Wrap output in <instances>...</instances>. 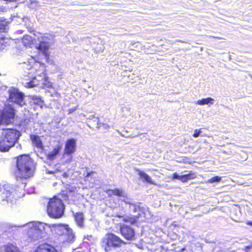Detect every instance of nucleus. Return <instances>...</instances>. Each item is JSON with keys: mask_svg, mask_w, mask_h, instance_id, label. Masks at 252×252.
I'll return each mask as SVG.
<instances>
[{"mask_svg": "<svg viewBox=\"0 0 252 252\" xmlns=\"http://www.w3.org/2000/svg\"><path fill=\"white\" fill-rule=\"evenodd\" d=\"M37 33V35L34 34V39L29 35H25L22 39V42L25 46H30L34 44L36 48L43 54L47 62L50 63L49 48L53 37L47 33Z\"/></svg>", "mask_w": 252, "mask_h": 252, "instance_id": "f257e3e1", "label": "nucleus"}, {"mask_svg": "<svg viewBox=\"0 0 252 252\" xmlns=\"http://www.w3.org/2000/svg\"><path fill=\"white\" fill-rule=\"evenodd\" d=\"M30 64H27L26 63H24L25 65H27V69L31 70V73L32 72V70H35V76L33 77L32 81L29 82L24 83L25 86L28 88H32L37 85L39 83V79H36V76L39 78L45 77V65L44 63H41L38 61H36L35 57H32L30 61L29 62Z\"/></svg>", "mask_w": 252, "mask_h": 252, "instance_id": "f03ea898", "label": "nucleus"}, {"mask_svg": "<svg viewBox=\"0 0 252 252\" xmlns=\"http://www.w3.org/2000/svg\"><path fill=\"white\" fill-rule=\"evenodd\" d=\"M17 176L20 178H28L33 173L34 164L32 159L29 155H23L17 158Z\"/></svg>", "mask_w": 252, "mask_h": 252, "instance_id": "7ed1b4c3", "label": "nucleus"}, {"mask_svg": "<svg viewBox=\"0 0 252 252\" xmlns=\"http://www.w3.org/2000/svg\"><path fill=\"white\" fill-rule=\"evenodd\" d=\"M21 227H23L24 230L27 231L28 236L32 240H35L43 237L44 232H48L51 228L50 225L36 221L30 222Z\"/></svg>", "mask_w": 252, "mask_h": 252, "instance_id": "20e7f679", "label": "nucleus"}, {"mask_svg": "<svg viewBox=\"0 0 252 252\" xmlns=\"http://www.w3.org/2000/svg\"><path fill=\"white\" fill-rule=\"evenodd\" d=\"M64 205L61 199L54 197L49 199L47 211L48 215L53 218H61L64 212Z\"/></svg>", "mask_w": 252, "mask_h": 252, "instance_id": "39448f33", "label": "nucleus"}, {"mask_svg": "<svg viewBox=\"0 0 252 252\" xmlns=\"http://www.w3.org/2000/svg\"><path fill=\"white\" fill-rule=\"evenodd\" d=\"M123 241L113 234H107L102 240V246L106 252L109 251L111 247H117L123 244Z\"/></svg>", "mask_w": 252, "mask_h": 252, "instance_id": "423d86ee", "label": "nucleus"}, {"mask_svg": "<svg viewBox=\"0 0 252 252\" xmlns=\"http://www.w3.org/2000/svg\"><path fill=\"white\" fill-rule=\"evenodd\" d=\"M20 136V132L14 129H4L2 133V137L5 139L6 142H9V144L13 146Z\"/></svg>", "mask_w": 252, "mask_h": 252, "instance_id": "0eeeda50", "label": "nucleus"}, {"mask_svg": "<svg viewBox=\"0 0 252 252\" xmlns=\"http://www.w3.org/2000/svg\"><path fill=\"white\" fill-rule=\"evenodd\" d=\"M9 100L20 106L25 104L24 94L15 88H12L8 91Z\"/></svg>", "mask_w": 252, "mask_h": 252, "instance_id": "6e6552de", "label": "nucleus"}, {"mask_svg": "<svg viewBox=\"0 0 252 252\" xmlns=\"http://www.w3.org/2000/svg\"><path fill=\"white\" fill-rule=\"evenodd\" d=\"M14 117V109L9 106L1 113L0 112V124H8L12 122Z\"/></svg>", "mask_w": 252, "mask_h": 252, "instance_id": "1a4fd4ad", "label": "nucleus"}, {"mask_svg": "<svg viewBox=\"0 0 252 252\" xmlns=\"http://www.w3.org/2000/svg\"><path fill=\"white\" fill-rule=\"evenodd\" d=\"M1 197L3 205H11L16 202V197L14 195V191L7 190L5 188L3 189Z\"/></svg>", "mask_w": 252, "mask_h": 252, "instance_id": "9d476101", "label": "nucleus"}, {"mask_svg": "<svg viewBox=\"0 0 252 252\" xmlns=\"http://www.w3.org/2000/svg\"><path fill=\"white\" fill-rule=\"evenodd\" d=\"M57 231H61L64 235H66L67 238L66 241L69 242H72L74 240V235L72 230L67 225H58L55 226Z\"/></svg>", "mask_w": 252, "mask_h": 252, "instance_id": "9b49d317", "label": "nucleus"}, {"mask_svg": "<svg viewBox=\"0 0 252 252\" xmlns=\"http://www.w3.org/2000/svg\"><path fill=\"white\" fill-rule=\"evenodd\" d=\"M121 232L122 235L127 240H131L134 236L133 229L127 225L121 227Z\"/></svg>", "mask_w": 252, "mask_h": 252, "instance_id": "f8f14e48", "label": "nucleus"}, {"mask_svg": "<svg viewBox=\"0 0 252 252\" xmlns=\"http://www.w3.org/2000/svg\"><path fill=\"white\" fill-rule=\"evenodd\" d=\"M76 150V141L73 139H68L65 143L64 152L73 154Z\"/></svg>", "mask_w": 252, "mask_h": 252, "instance_id": "ddd939ff", "label": "nucleus"}, {"mask_svg": "<svg viewBox=\"0 0 252 252\" xmlns=\"http://www.w3.org/2000/svg\"><path fill=\"white\" fill-rule=\"evenodd\" d=\"M136 171L139 178L142 181L150 183L151 184L156 185L155 182L152 180L151 177L144 171H141L139 169H136Z\"/></svg>", "mask_w": 252, "mask_h": 252, "instance_id": "4468645a", "label": "nucleus"}, {"mask_svg": "<svg viewBox=\"0 0 252 252\" xmlns=\"http://www.w3.org/2000/svg\"><path fill=\"white\" fill-rule=\"evenodd\" d=\"M35 252H58V251L51 245L43 244L38 247Z\"/></svg>", "mask_w": 252, "mask_h": 252, "instance_id": "2eb2a0df", "label": "nucleus"}, {"mask_svg": "<svg viewBox=\"0 0 252 252\" xmlns=\"http://www.w3.org/2000/svg\"><path fill=\"white\" fill-rule=\"evenodd\" d=\"M0 252H21V251L15 245L8 244L0 248Z\"/></svg>", "mask_w": 252, "mask_h": 252, "instance_id": "dca6fc26", "label": "nucleus"}, {"mask_svg": "<svg viewBox=\"0 0 252 252\" xmlns=\"http://www.w3.org/2000/svg\"><path fill=\"white\" fill-rule=\"evenodd\" d=\"M62 145L60 144L56 145L53 150L47 154V158L49 160H54L62 149Z\"/></svg>", "mask_w": 252, "mask_h": 252, "instance_id": "f3484780", "label": "nucleus"}, {"mask_svg": "<svg viewBox=\"0 0 252 252\" xmlns=\"http://www.w3.org/2000/svg\"><path fill=\"white\" fill-rule=\"evenodd\" d=\"M48 173L55 175L57 178H60L61 176L66 177L67 174L59 165H56V167L53 170H49Z\"/></svg>", "mask_w": 252, "mask_h": 252, "instance_id": "a211bd4d", "label": "nucleus"}, {"mask_svg": "<svg viewBox=\"0 0 252 252\" xmlns=\"http://www.w3.org/2000/svg\"><path fill=\"white\" fill-rule=\"evenodd\" d=\"M13 146L12 145L9 144V142H6V140L3 137L0 139V151L1 152H7L10 148Z\"/></svg>", "mask_w": 252, "mask_h": 252, "instance_id": "6ab92c4d", "label": "nucleus"}, {"mask_svg": "<svg viewBox=\"0 0 252 252\" xmlns=\"http://www.w3.org/2000/svg\"><path fill=\"white\" fill-rule=\"evenodd\" d=\"M214 101L215 99L213 98L207 97L198 100L195 102V103L197 105L201 106L204 105H211L214 104Z\"/></svg>", "mask_w": 252, "mask_h": 252, "instance_id": "aec40b11", "label": "nucleus"}, {"mask_svg": "<svg viewBox=\"0 0 252 252\" xmlns=\"http://www.w3.org/2000/svg\"><path fill=\"white\" fill-rule=\"evenodd\" d=\"M9 22L3 17H0V32H5L8 30V25Z\"/></svg>", "mask_w": 252, "mask_h": 252, "instance_id": "412c9836", "label": "nucleus"}, {"mask_svg": "<svg viewBox=\"0 0 252 252\" xmlns=\"http://www.w3.org/2000/svg\"><path fill=\"white\" fill-rule=\"evenodd\" d=\"M72 160V154L64 152L62 158V162L63 164H67L70 163Z\"/></svg>", "mask_w": 252, "mask_h": 252, "instance_id": "4be33fe9", "label": "nucleus"}, {"mask_svg": "<svg viewBox=\"0 0 252 252\" xmlns=\"http://www.w3.org/2000/svg\"><path fill=\"white\" fill-rule=\"evenodd\" d=\"M33 144L39 148H42V144L39 137L35 135L31 136Z\"/></svg>", "mask_w": 252, "mask_h": 252, "instance_id": "5701e85b", "label": "nucleus"}, {"mask_svg": "<svg viewBox=\"0 0 252 252\" xmlns=\"http://www.w3.org/2000/svg\"><path fill=\"white\" fill-rule=\"evenodd\" d=\"M75 220L79 226L82 227L83 226L84 218L82 213H76L75 215Z\"/></svg>", "mask_w": 252, "mask_h": 252, "instance_id": "b1692460", "label": "nucleus"}, {"mask_svg": "<svg viewBox=\"0 0 252 252\" xmlns=\"http://www.w3.org/2000/svg\"><path fill=\"white\" fill-rule=\"evenodd\" d=\"M195 177V175L193 174H187L185 175H181L180 177V180L183 182H186L189 180L193 179Z\"/></svg>", "mask_w": 252, "mask_h": 252, "instance_id": "393cba45", "label": "nucleus"}, {"mask_svg": "<svg viewBox=\"0 0 252 252\" xmlns=\"http://www.w3.org/2000/svg\"><path fill=\"white\" fill-rule=\"evenodd\" d=\"M111 192H113L114 195L120 196V197H124L125 196V192L121 189H113V191Z\"/></svg>", "mask_w": 252, "mask_h": 252, "instance_id": "a878e982", "label": "nucleus"}, {"mask_svg": "<svg viewBox=\"0 0 252 252\" xmlns=\"http://www.w3.org/2000/svg\"><path fill=\"white\" fill-rule=\"evenodd\" d=\"M32 101L33 103L38 105L40 107H42L43 104V102L41 98L37 96H32Z\"/></svg>", "mask_w": 252, "mask_h": 252, "instance_id": "bb28decb", "label": "nucleus"}, {"mask_svg": "<svg viewBox=\"0 0 252 252\" xmlns=\"http://www.w3.org/2000/svg\"><path fill=\"white\" fill-rule=\"evenodd\" d=\"M109 126L108 124L99 123L97 121V127L99 129L107 130L109 128Z\"/></svg>", "mask_w": 252, "mask_h": 252, "instance_id": "cd10ccee", "label": "nucleus"}, {"mask_svg": "<svg viewBox=\"0 0 252 252\" xmlns=\"http://www.w3.org/2000/svg\"><path fill=\"white\" fill-rule=\"evenodd\" d=\"M137 218L135 217H126L124 219V220L126 222H129L131 224H133L137 221Z\"/></svg>", "mask_w": 252, "mask_h": 252, "instance_id": "c85d7f7f", "label": "nucleus"}, {"mask_svg": "<svg viewBox=\"0 0 252 252\" xmlns=\"http://www.w3.org/2000/svg\"><path fill=\"white\" fill-rule=\"evenodd\" d=\"M30 3L29 4V7L31 8L34 9L39 6V4L35 0H30Z\"/></svg>", "mask_w": 252, "mask_h": 252, "instance_id": "c756f323", "label": "nucleus"}, {"mask_svg": "<svg viewBox=\"0 0 252 252\" xmlns=\"http://www.w3.org/2000/svg\"><path fill=\"white\" fill-rule=\"evenodd\" d=\"M43 80V84L47 88H51L52 86V83L48 80V78L45 77L41 79Z\"/></svg>", "mask_w": 252, "mask_h": 252, "instance_id": "7c9ffc66", "label": "nucleus"}, {"mask_svg": "<svg viewBox=\"0 0 252 252\" xmlns=\"http://www.w3.org/2000/svg\"><path fill=\"white\" fill-rule=\"evenodd\" d=\"M120 200H122V201H124V202H125L126 204H131V205L133 204L132 201L130 199H129L127 196V195L126 193H125V196L124 197H121Z\"/></svg>", "mask_w": 252, "mask_h": 252, "instance_id": "2f4dec72", "label": "nucleus"}, {"mask_svg": "<svg viewBox=\"0 0 252 252\" xmlns=\"http://www.w3.org/2000/svg\"><path fill=\"white\" fill-rule=\"evenodd\" d=\"M221 180V177L219 176H215L214 177L208 180V183H213L214 182H220Z\"/></svg>", "mask_w": 252, "mask_h": 252, "instance_id": "473e14b6", "label": "nucleus"}, {"mask_svg": "<svg viewBox=\"0 0 252 252\" xmlns=\"http://www.w3.org/2000/svg\"><path fill=\"white\" fill-rule=\"evenodd\" d=\"M9 39L8 38H5L2 35H0V44L3 45L5 43H7Z\"/></svg>", "mask_w": 252, "mask_h": 252, "instance_id": "72a5a7b5", "label": "nucleus"}, {"mask_svg": "<svg viewBox=\"0 0 252 252\" xmlns=\"http://www.w3.org/2000/svg\"><path fill=\"white\" fill-rule=\"evenodd\" d=\"M202 132V129H195L194 130V134H193V136L194 137H198V136H200V134Z\"/></svg>", "mask_w": 252, "mask_h": 252, "instance_id": "f704fd0d", "label": "nucleus"}, {"mask_svg": "<svg viewBox=\"0 0 252 252\" xmlns=\"http://www.w3.org/2000/svg\"><path fill=\"white\" fill-rule=\"evenodd\" d=\"M8 9V7L6 6H3V5H0V12H5Z\"/></svg>", "mask_w": 252, "mask_h": 252, "instance_id": "c9c22d12", "label": "nucleus"}, {"mask_svg": "<svg viewBox=\"0 0 252 252\" xmlns=\"http://www.w3.org/2000/svg\"><path fill=\"white\" fill-rule=\"evenodd\" d=\"M77 107H74L73 108H70L68 110V114H70L73 113L74 111L77 110Z\"/></svg>", "mask_w": 252, "mask_h": 252, "instance_id": "e433bc0d", "label": "nucleus"}, {"mask_svg": "<svg viewBox=\"0 0 252 252\" xmlns=\"http://www.w3.org/2000/svg\"><path fill=\"white\" fill-rule=\"evenodd\" d=\"M181 177V175H179L177 173H174L173 175V178L175 179H178L180 180V177Z\"/></svg>", "mask_w": 252, "mask_h": 252, "instance_id": "4c0bfd02", "label": "nucleus"}, {"mask_svg": "<svg viewBox=\"0 0 252 252\" xmlns=\"http://www.w3.org/2000/svg\"><path fill=\"white\" fill-rule=\"evenodd\" d=\"M111 191H113V189H109L107 191V193L108 195H114L113 192H112Z\"/></svg>", "mask_w": 252, "mask_h": 252, "instance_id": "58836bf2", "label": "nucleus"}, {"mask_svg": "<svg viewBox=\"0 0 252 252\" xmlns=\"http://www.w3.org/2000/svg\"><path fill=\"white\" fill-rule=\"evenodd\" d=\"M89 119L90 120H93V119H95L97 120V121H98V119H97V118H95V117H94V115H91V116L89 117Z\"/></svg>", "mask_w": 252, "mask_h": 252, "instance_id": "ea45409f", "label": "nucleus"}, {"mask_svg": "<svg viewBox=\"0 0 252 252\" xmlns=\"http://www.w3.org/2000/svg\"><path fill=\"white\" fill-rule=\"evenodd\" d=\"M27 28L28 29V32H34V30L31 29L30 27H29V26L27 25Z\"/></svg>", "mask_w": 252, "mask_h": 252, "instance_id": "a19ab883", "label": "nucleus"}, {"mask_svg": "<svg viewBox=\"0 0 252 252\" xmlns=\"http://www.w3.org/2000/svg\"><path fill=\"white\" fill-rule=\"evenodd\" d=\"M247 224L248 225H251V226H252V221H248L247 222H246Z\"/></svg>", "mask_w": 252, "mask_h": 252, "instance_id": "79ce46f5", "label": "nucleus"}, {"mask_svg": "<svg viewBox=\"0 0 252 252\" xmlns=\"http://www.w3.org/2000/svg\"><path fill=\"white\" fill-rule=\"evenodd\" d=\"M250 248H252V247H251V245L250 246H247L245 248V250L246 251H247L248 249H250Z\"/></svg>", "mask_w": 252, "mask_h": 252, "instance_id": "37998d69", "label": "nucleus"}, {"mask_svg": "<svg viewBox=\"0 0 252 252\" xmlns=\"http://www.w3.org/2000/svg\"><path fill=\"white\" fill-rule=\"evenodd\" d=\"M80 115H81V116H83V117H85V115L84 114H83V113H81V114H80Z\"/></svg>", "mask_w": 252, "mask_h": 252, "instance_id": "c03bdc74", "label": "nucleus"}, {"mask_svg": "<svg viewBox=\"0 0 252 252\" xmlns=\"http://www.w3.org/2000/svg\"><path fill=\"white\" fill-rule=\"evenodd\" d=\"M249 75L251 77V78L252 79V74H249Z\"/></svg>", "mask_w": 252, "mask_h": 252, "instance_id": "a18cd8bd", "label": "nucleus"}, {"mask_svg": "<svg viewBox=\"0 0 252 252\" xmlns=\"http://www.w3.org/2000/svg\"><path fill=\"white\" fill-rule=\"evenodd\" d=\"M18 32H23V31H21V30H19V31H18Z\"/></svg>", "mask_w": 252, "mask_h": 252, "instance_id": "49530a36", "label": "nucleus"}, {"mask_svg": "<svg viewBox=\"0 0 252 252\" xmlns=\"http://www.w3.org/2000/svg\"><path fill=\"white\" fill-rule=\"evenodd\" d=\"M90 174H91V173H89V174H88V176H89Z\"/></svg>", "mask_w": 252, "mask_h": 252, "instance_id": "de8ad7c7", "label": "nucleus"}, {"mask_svg": "<svg viewBox=\"0 0 252 252\" xmlns=\"http://www.w3.org/2000/svg\"><path fill=\"white\" fill-rule=\"evenodd\" d=\"M125 109H128V108H126V107H125Z\"/></svg>", "mask_w": 252, "mask_h": 252, "instance_id": "09e8293b", "label": "nucleus"}, {"mask_svg": "<svg viewBox=\"0 0 252 252\" xmlns=\"http://www.w3.org/2000/svg\"><path fill=\"white\" fill-rule=\"evenodd\" d=\"M251 247H252V244H251Z\"/></svg>", "mask_w": 252, "mask_h": 252, "instance_id": "8fccbe9b", "label": "nucleus"}]
</instances>
